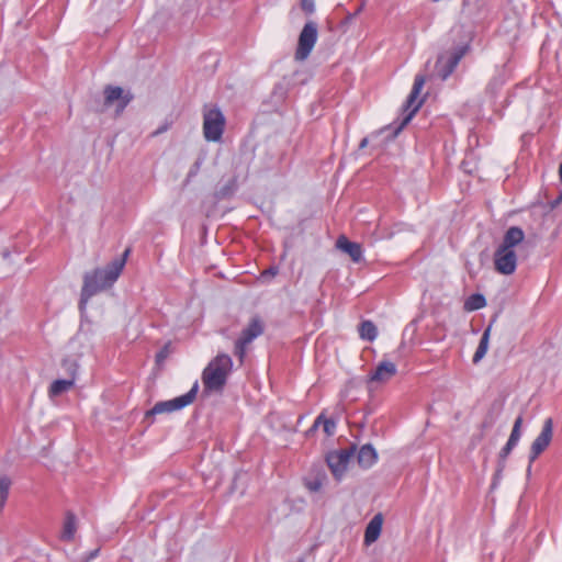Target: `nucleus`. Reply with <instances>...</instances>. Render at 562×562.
Returning a JSON list of instances; mask_svg holds the SVG:
<instances>
[{
  "mask_svg": "<svg viewBox=\"0 0 562 562\" xmlns=\"http://www.w3.org/2000/svg\"><path fill=\"white\" fill-rule=\"evenodd\" d=\"M278 273L277 268H269L266 271H263L262 277L263 278H273Z\"/></svg>",
  "mask_w": 562,
  "mask_h": 562,
  "instance_id": "nucleus-29",
  "label": "nucleus"
},
{
  "mask_svg": "<svg viewBox=\"0 0 562 562\" xmlns=\"http://www.w3.org/2000/svg\"><path fill=\"white\" fill-rule=\"evenodd\" d=\"M355 452V448L342 449L337 451H331L327 454L326 461L328 468L330 469L333 475L336 480H341L345 475L350 459L352 458Z\"/></svg>",
  "mask_w": 562,
  "mask_h": 562,
  "instance_id": "nucleus-7",
  "label": "nucleus"
},
{
  "mask_svg": "<svg viewBox=\"0 0 562 562\" xmlns=\"http://www.w3.org/2000/svg\"><path fill=\"white\" fill-rule=\"evenodd\" d=\"M367 145H368V138H363V139L360 142L359 147H360V148H364V147H367Z\"/></svg>",
  "mask_w": 562,
  "mask_h": 562,
  "instance_id": "nucleus-30",
  "label": "nucleus"
},
{
  "mask_svg": "<svg viewBox=\"0 0 562 562\" xmlns=\"http://www.w3.org/2000/svg\"><path fill=\"white\" fill-rule=\"evenodd\" d=\"M486 305V300L482 294H472L464 302V308L469 312L483 308Z\"/></svg>",
  "mask_w": 562,
  "mask_h": 562,
  "instance_id": "nucleus-23",
  "label": "nucleus"
},
{
  "mask_svg": "<svg viewBox=\"0 0 562 562\" xmlns=\"http://www.w3.org/2000/svg\"><path fill=\"white\" fill-rule=\"evenodd\" d=\"M103 93L104 108L115 105L116 114H121L134 98L130 91H125L121 87L106 86Z\"/></svg>",
  "mask_w": 562,
  "mask_h": 562,
  "instance_id": "nucleus-8",
  "label": "nucleus"
},
{
  "mask_svg": "<svg viewBox=\"0 0 562 562\" xmlns=\"http://www.w3.org/2000/svg\"><path fill=\"white\" fill-rule=\"evenodd\" d=\"M317 25L313 21H308L299 35L297 47L295 50V59L305 60L317 41Z\"/></svg>",
  "mask_w": 562,
  "mask_h": 562,
  "instance_id": "nucleus-5",
  "label": "nucleus"
},
{
  "mask_svg": "<svg viewBox=\"0 0 562 562\" xmlns=\"http://www.w3.org/2000/svg\"><path fill=\"white\" fill-rule=\"evenodd\" d=\"M514 445H510V442L507 441V443L505 445V447L502 449L501 453H499V457L502 459H506L507 456L512 452V450L514 449Z\"/></svg>",
  "mask_w": 562,
  "mask_h": 562,
  "instance_id": "nucleus-28",
  "label": "nucleus"
},
{
  "mask_svg": "<svg viewBox=\"0 0 562 562\" xmlns=\"http://www.w3.org/2000/svg\"><path fill=\"white\" fill-rule=\"evenodd\" d=\"M525 234L521 228L513 226L508 228L505 233L503 243L501 247H506L507 249H514L515 246L520 244L524 240Z\"/></svg>",
  "mask_w": 562,
  "mask_h": 562,
  "instance_id": "nucleus-18",
  "label": "nucleus"
},
{
  "mask_svg": "<svg viewBox=\"0 0 562 562\" xmlns=\"http://www.w3.org/2000/svg\"><path fill=\"white\" fill-rule=\"evenodd\" d=\"M232 367L233 361L228 355H217L203 371L202 382L204 389L212 392L222 391Z\"/></svg>",
  "mask_w": 562,
  "mask_h": 562,
  "instance_id": "nucleus-2",
  "label": "nucleus"
},
{
  "mask_svg": "<svg viewBox=\"0 0 562 562\" xmlns=\"http://www.w3.org/2000/svg\"><path fill=\"white\" fill-rule=\"evenodd\" d=\"M559 176H560V180L562 182V162L560 164V167H559Z\"/></svg>",
  "mask_w": 562,
  "mask_h": 562,
  "instance_id": "nucleus-33",
  "label": "nucleus"
},
{
  "mask_svg": "<svg viewBox=\"0 0 562 562\" xmlns=\"http://www.w3.org/2000/svg\"><path fill=\"white\" fill-rule=\"evenodd\" d=\"M382 525H383V516L382 514H376L373 516V518L369 521V524L366 527L364 531V544L370 546L373 542H375L382 531Z\"/></svg>",
  "mask_w": 562,
  "mask_h": 562,
  "instance_id": "nucleus-14",
  "label": "nucleus"
},
{
  "mask_svg": "<svg viewBox=\"0 0 562 562\" xmlns=\"http://www.w3.org/2000/svg\"><path fill=\"white\" fill-rule=\"evenodd\" d=\"M128 255L130 249H126L120 258L112 260L105 268L95 269L85 274L80 300L81 307L91 296L110 288L117 280Z\"/></svg>",
  "mask_w": 562,
  "mask_h": 562,
  "instance_id": "nucleus-1",
  "label": "nucleus"
},
{
  "mask_svg": "<svg viewBox=\"0 0 562 562\" xmlns=\"http://www.w3.org/2000/svg\"><path fill=\"white\" fill-rule=\"evenodd\" d=\"M162 358H164V355H162V353H158V355H157V359H158V360H161Z\"/></svg>",
  "mask_w": 562,
  "mask_h": 562,
  "instance_id": "nucleus-34",
  "label": "nucleus"
},
{
  "mask_svg": "<svg viewBox=\"0 0 562 562\" xmlns=\"http://www.w3.org/2000/svg\"><path fill=\"white\" fill-rule=\"evenodd\" d=\"M396 374V366L390 361H382L370 376V382L385 383Z\"/></svg>",
  "mask_w": 562,
  "mask_h": 562,
  "instance_id": "nucleus-13",
  "label": "nucleus"
},
{
  "mask_svg": "<svg viewBox=\"0 0 562 562\" xmlns=\"http://www.w3.org/2000/svg\"><path fill=\"white\" fill-rule=\"evenodd\" d=\"M301 8L305 13L312 14L315 10L314 0H301Z\"/></svg>",
  "mask_w": 562,
  "mask_h": 562,
  "instance_id": "nucleus-26",
  "label": "nucleus"
},
{
  "mask_svg": "<svg viewBox=\"0 0 562 562\" xmlns=\"http://www.w3.org/2000/svg\"><path fill=\"white\" fill-rule=\"evenodd\" d=\"M491 329H492V325L490 324L481 337L479 347L473 356V363L480 362L486 355L487 349H488Z\"/></svg>",
  "mask_w": 562,
  "mask_h": 562,
  "instance_id": "nucleus-19",
  "label": "nucleus"
},
{
  "mask_svg": "<svg viewBox=\"0 0 562 562\" xmlns=\"http://www.w3.org/2000/svg\"><path fill=\"white\" fill-rule=\"evenodd\" d=\"M494 265L497 272L505 276L513 274L517 266V256L515 250L499 246L494 255Z\"/></svg>",
  "mask_w": 562,
  "mask_h": 562,
  "instance_id": "nucleus-9",
  "label": "nucleus"
},
{
  "mask_svg": "<svg viewBox=\"0 0 562 562\" xmlns=\"http://www.w3.org/2000/svg\"><path fill=\"white\" fill-rule=\"evenodd\" d=\"M425 82H426V77L424 75H417L415 77L413 89L408 95L406 103H405V111H409V113L403 120V123L400 128H402L405 124H407L411 121L413 115L418 111V109L423 104V100H417V98L420 94Z\"/></svg>",
  "mask_w": 562,
  "mask_h": 562,
  "instance_id": "nucleus-10",
  "label": "nucleus"
},
{
  "mask_svg": "<svg viewBox=\"0 0 562 562\" xmlns=\"http://www.w3.org/2000/svg\"><path fill=\"white\" fill-rule=\"evenodd\" d=\"M562 202V192L560 193V195L558 196V199L554 201L553 205H558L559 203Z\"/></svg>",
  "mask_w": 562,
  "mask_h": 562,
  "instance_id": "nucleus-32",
  "label": "nucleus"
},
{
  "mask_svg": "<svg viewBox=\"0 0 562 562\" xmlns=\"http://www.w3.org/2000/svg\"><path fill=\"white\" fill-rule=\"evenodd\" d=\"M376 459L378 453L371 445L362 446L357 457L359 465L363 469L372 467L376 462Z\"/></svg>",
  "mask_w": 562,
  "mask_h": 562,
  "instance_id": "nucleus-17",
  "label": "nucleus"
},
{
  "mask_svg": "<svg viewBox=\"0 0 562 562\" xmlns=\"http://www.w3.org/2000/svg\"><path fill=\"white\" fill-rule=\"evenodd\" d=\"M319 425H323V430L327 436H333L336 429V423L333 419H328L321 414L314 422L310 431L315 430Z\"/></svg>",
  "mask_w": 562,
  "mask_h": 562,
  "instance_id": "nucleus-22",
  "label": "nucleus"
},
{
  "mask_svg": "<svg viewBox=\"0 0 562 562\" xmlns=\"http://www.w3.org/2000/svg\"><path fill=\"white\" fill-rule=\"evenodd\" d=\"M74 385V380H56L49 386V396L55 397L64 392L70 390Z\"/></svg>",
  "mask_w": 562,
  "mask_h": 562,
  "instance_id": "nucleus-21",
  "label": "nucleus"
},
{
  "mask_svg": "<svg viewBox=\"0 0 562 562\" xmlns=\"http://www.w3.org/2000/svg\"><path fill=\"white\" fill-rule=\"evenodd\" d=\"M553 436L552 418H547L543 423L540 435L535 439L530 449V462H533L538 456L543 452L550 445Z\"/></svg>",
  "mask_w": 562,
  "mask_h": 562,
  "instance_id": "nucleus-11",
  "label": "nucleus"
},
{
  "mask_svg": "<svg viewBox=\"0 0 562 562\" xmlns=\"http://www.w3.org/2000/svg\"><path fill=\"white\" fill-rule=\"evenodd\" d=\"M77 528L78 520L76 515L70 510L66 512L60 539L63 541L71 542L75 539Z\"/></svg>",
  "mask_w": 562,
  "mask_h": 562,
  "instance_id": "nucleus-16",
  "label": "nucleus"
},
{
  "mask_svg": "<svg viewBox=\"0 0 562 562\" xmlns=\"http://www.w3.org/2000/svg\"><path fill=\"white\" fill-rule=\"evenodd\" d=\"M521 425H522V417L518 416L514 423L513 430H512V434L508 439V442H510V445L516 446L517 442L519 441L520 436H521Z\"/></svg>",
  "mask_w": 562,
  "mask_h": 562,
  "instance_id": "nucleus-25",
  "label": "nucleus"
},
{
  "mask_svg": "<svg viewBox=\"0 0 562 562\" xmlns=\"http://www.w3.org/2000/svg\"><path fill=\"white\" fill-rule=\"evenodd\" d=\"M359 336L368 341H373L378 336V328L371 321H363L359 326Z\"/></svg>",
  "mask_w": 562,
  "mask_h": 562,
  "instance_id": "nucleus-20",
  "label": "nucleus"
},
{
  "mask_svg": "<svg viewBox=\"0 0 562 562\" xmlns=\"http://www.w3.org/2000/svg\"><path fill=\"white\" fill-rule=\"evenodd\" d=\"M263 333V324L259 317H254L249 325L241 331L240 337L235 342L234 353L243 362L247 352V347L251 341Z\"/></svg>",
  "mask_w": 562,
  "mask_h": 562,
  "instance_id": "nucleus-4",
  "label": "nucleus"
},
{
  "mask_svg": "<svg viewBox=\"0 0 562 562\" xmlns=\"http://www.w3.org/2000/svg\"><path fill=\"white\" fill-rule=\"evenodd\" d=\"M98 551H99V550H95V551L91 552V553H90V555H89V558H88V559H86V562H88L90 559L94 558V557L98 554Z\"/></svg>",
  "mask_w": 562,
  "mask_h": 562,
  "instance_id": "nucleus-31",
  "label": "nucleus"
},
{
  "mask_svg": "<svg viewBox=\"0 0 562 562\" xmlns=\"http://www.w3.org/2000/svg\"><path fill=\"white\" fill-rule=\"evenodd\" d=\"M322 485H323V483H322V481H321V480H318V479H316V480H314V481H310V482H307V483H306L307 488H308L310 491H312V492H317V491H319V490L322 488Z\"/></svg>",
  "mask_w": 562,
  "mask_h": 562,
  "instance_id": "nucleus-27",
  "label": "nucleus"
},
{
  "mask_svg": "<svg viewBox=\"0 0 562 562\" xmlns=\"http://www.w3.org/2000/svg\"><path fill=\"white\" fill-rule=\"evenodd\" d=\"M12 481L7 475L0 476V507L2 508L8 499Z\"/></svg>",
  "mask_w": 562,
  "mask_h": 562,
  "instance_id": "nucleus-24",
  "label": "nucleus"
},
{
  "mask_svg": "<svg viewBox=\"0 0 562 562\" xmlns=\"http://www.w3.org/2000/svg\"><path fill=\"white\" fill-rule=\"evenodd\" d=\"M337 247L348 254L352 261L359 262L362 258V248L358 243L350 241L347 237L340 236L337 239Z\"/></svg>",
  "mask_w": 562,
  "mask_h": 562,
  "instance_id": "nucleus-15",
  "label": "nucleus"
},
{
  "mask_svg": "<svg viewBox=\"0 0 562 562\" xmlns=\"http://www.w3.org/2000/svg\"><path fill=\"white\" fill-rule=\"evenodd\" d=\"M225 125V119L218 109H211L204 113L203 133L210 142L221 139Z\"/></svg>",
  "mask_w": 562,
  "mask_h": 562,
  "instance_id": "nucleus-6",
  "label": "nucleus"
},
{
  "mask_svg": "<svg viewBox=\"0 0 562 562\" xmlns=\"http://www.w3.org/2000/svg\"><path fill=\"white\" fill-rule=\"evenodd\" d=\"M463 55L464 48H461L458 52L452 53L448 57L443 55L439 56L436 63L438 76L443 80L447 79L452 74V71L459 64L460 59L463 57Z\"/></svg>",
  "mask_w": 562,
  "mask_h": 562,
  "instance_id": "nucleus-12",
  "label": "nucleus"
},
{
  "mask_svg": "<svg viewBox=\"0 0 562 562\" xmlns=\"http://www.w3.org/2000/svg\"><path fill=\"white\" fill-rule=\"evenodd\" d=\"M198 387H199L198 383L195 382L194 385L192 386V389L188 393H186L181 396H178L176 398L169 400V401H162V402L156 403L151 409L146 412L145 417L149 418L154 415L172 413V412L182 409L183 407L188 406L189 404H191L194 401V398L196 396Z\"/></svg>",
  "mask_w": 562,
  "mask_h": 562,
  "instance_id": "nucleus-3",
  "label": "nucleus"
}]
</instances>
